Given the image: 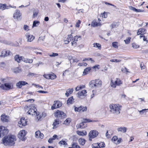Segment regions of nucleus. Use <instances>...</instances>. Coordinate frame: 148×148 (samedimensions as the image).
Returning a JSON list of instances; mask_svg holds the SVG:
<instances>
[{"label":"nucleus","mask_w":148,"mask_h":148,"mask_svg":"<svg viewBox=\"0 0 148 148\" xmlns=\"http://www.w3.org/2000/svg\"><path fill=\"white\" fill-rule=\"evenodd\" d=\"M110 111L116 114H119L120 113V110L121 106L119 104H112L110 105Z\"/></svg>","instance_id":"f03ea898"},{"label":"nucleus","mask_w":148,"mask_h":148,"mask_svg":"<svg viewBox=\"0 0 148 148\" xmlns=\"http://www.w3.org/2000/svg\"><path fill=\"white\" fill-rule=\"evenodd\" d=\"M111 86L113 88H115L116 85L120 86L121 84H122V82L119 79L116 78V80L114 82H113V80L111 79Z\"/></svg>","instance_id":"6e6552de"},{"label":"nucleus","mask_w":148,"mask_h":148,"mask_svg":"<svg viewBox=\"0 0 148 148\" xmlns=\"http://www.w3.org/2000/svg\"><path fill=\"white\" fill-rule=\"evenodd\" d=\"M80 37V36H75L73 38H72V40L77 41L78 40V38Z\"/></svg>","instance_id":"a18cd8bd"},{"label":"nucleus","mask_w":148,"mask_h":148,"mask_svg":"<svg viewBox=\"0 0 148 148\" xmlns=\"http://www.w3.org/2000/svg\"><path fill=\"white\" fill-rule=\"evenodd\" d=\"M98 143H95L92 145V148H99Z\"/></svg>","instance_id":"49530a36"},{"label":"nucleus","mask_w":148,"mask_h":148,"mask_svg":"<svg viewBox=\"0 0 148 148\" xmlns=\"http://www.w3.org/2000/svg\"><path fill=\"white\" fill-rule=\"evenodd\" d=\"M40 131H38L36 132L35 136L36 137H39L40 134Z\"/></svg>","instance_id":"ea45409f"},{"label":"nucleus","mask_w":148,"mask_h":148,"mask_svg":"<svg viewBox=\"0 0 148 148\" xmlns=\"http://www.w3.org/2000/svg\"><path fill=\"white\" fill-rule=\"evenodd\" d=\"M131 39V37H128L126 39L124 40V41L125 42L126 44H129L130 41V40Z\"/></svg>","instance_id":"4c0bfd02"},{"label":"nucleus","mask_w":148,"mask_h":148,"mask_svg":"<svg viewBox=\"0 0 148 148\" xmlns=\"http://www.w3.org/2000/svg\"><path fill=\"white\" fill-rule=\"evenodd\" d=\"M58 53H52V54H50L49 56L51 57H54L55 56H58Z\"/></svg>","instance_id":"79ce46f5"},{"label":"nucleus","mask_w":148,"mask_h":148,"mask_svg":"<svg viewBox=\"0 0 148 148\" xmlns=\"http://www.w3.org/2000/svg\"><path fill=\"white\" fill-rule=\"evenodd\" d=\"M71 44L72 46L75 47L77 46V43L76 41L73 40V41L71 42Z\"/></svg>","instance_id":"8fccbe9b"},{"label":"nucleus","mask_w":148,"mask_h":148,"mask_svg":"<svg viewBox=\"0 0 148 148\" xmlns=\"http://www.w3.org/2000/svg\"><path fill=\"white\" fill-rule=\"evenodd\" d=\"M8 116L5 114H2L1 116V120L3 122H8Z\"/></svg>","instance_id":"f3484780"},{"label":"nucleus","mask_w":148,"mask_h":148,"mask_svg":"<svg viewBox=\"0 0 148 148\" xmlns=\"http://www.w3.org/2000/svg\"><path fill=\"white\" fill-rule=\"evenodd\" d=\"M39 13V11L38 10H35L34 11V14L33 16V18H35L36 17L38 13Z\"/></svg>","instance_id":"72a5a7b5"},{"label":"nucleus","mask_w":148,"mask_h":148,"mask_svg":"<svg viewBox=\"0 0 148 148\" xmlns=\"http://www.w3.org/2000/svg\"><path fill=\"white\" fill-rule=\"evenodd\" d=\"M33 109L30 108L29 110L28 111L27 113L29 114H32V115H33L34 114H35V113L36 112V110H37L34 107Z\"/></svg>","instance_id":"aec40b11"},{"label":"nucleus","mask_w":148,"mask_h":148,"mask_svg":"<svg viewBox=\"0 0 148 148\" xmlns=\"http://www.w3.org/2000/svg\"><path fill=\"white\" fill-rule=\"evenodd\" d=\"M60 122V121L59 119H55L54 122L53 124V129H55L58 127Z\"/></svg>","instance_id":"a211bd4d"},{"label":"nucleus","mask_w":148,"mask_h":148,"mask_svg":"<svg viewBox=\"0 0 148 148\" xmlns=\"http://www.w3.org/2000/svg\"><path fill=\"white\" fill-rule=\"evenodd\" d=\"M25 130H23L21 131L18 134V138L22 141H24L26 139L25 136L26 135Z\"/></svg>","instance_id":"1a4fd4ad"},{"label":"nucleus","mask_w":148,"mask_h":148,"mask_svg":"<svg viewBox=\"0 0 148 148\" xmlns=\"http://www.w3.org/2000/svg\"><path fill=\"white\" fill-rule=\"evenodd\" d=\"M27 121L25 119V118H21L20 121L18 122V125L20 127H22L23 126L27 125Z\"/></svg>","instance_id":"f8f14e48"},{"label":"nucleus","mask_w":148,"mask_h":148,"mask_svg":"<svg viewBox=\"0 0 148 148\" xmlns=\"http://www.w3.org/2000/svg\"><path fill=\"white\" fill-rule=\"evenodd\" d=\"M54 116L57 119H62L66 118V116L65 113H64L63 112L58 110L56 111L54 114Z\"/></svg>","instance_id":"7ed1b4c3"},{"label":"nucleus","mask_w":148,"mask_h":148,"mask_svg":"<svg viewBox=\"0 0 148 148\" xmlns=\"http://www.w3.org/2000/svg\"><path fill=\"white\" fill-rule=\"evenodd\" d=\"M0 87L4 90H8L13 89V86L12 83H8L2 84Z\"/></svg>","instance_id":"20e7f679"},{"label":"nucleus","mask_w":148,"mask_h":148,"mask_svg":"<svg viewBox=\"0 0 148 148\" xmlns=\"http://www.w3.org/2000/svg\"><path fill=\"white\" fill-rule=\"evenodd\" d=\"M84 121V122H82L80 123L79 124H77V125L76 126L77 127V129H78L79 128H84V127H85V126H84V123H85Z\"/></svg>","instance_id":"5701e85b"},{"label":"nucleus","mask_w":148,"mask_h":148,"mask_svg":"<svg viewBox=\"0 0 148 148\" xmlns=\"http://www.w3.org/2000/svg\"><path fill=\"white\" fill-rule=\"evenodd\" d=\"M33 62V60L32 59H26V61L25 62L29 63H32Z\"/></svg>","instance_id":"09e8293b"},{"label":"nucleus","mask_w":148,"mask_h":148,"mask_svg":"<svg viewBox=\"0 0 148 148\" xmlns=\"http://www.w3.org/2000/svg\"><path fill=\"white\" fill-rule=\"evenodd\" d=\"M94 81H95V84H96V87H99L101 86L102 82L101 80L99 79H96L94 80Z\"/></svg>","instance_id":"dca6fc26"},{"label":"nucleus","mask_w":148,"mask_h":148,"mask_svg":"<svg viewBox=\"0 0 148 148\" xmlns=\"http://www.w3.org/2000/svg\"><path fill=\"white\" fill-rule=\"evenodd\" d=\"M132 47L135 49H137L139 47L138 45H137L135 43H133L132 44Z\"/></svg>","instance_id":"3c124183"},{"label":"nucleus","mask_w":148,"mask_h":148,"mask_svg":"<svg viewBox=\"0 0 148 148\" xmlns=\"http://www.w3.org/2000/svg\"><path fill=\"white\" fill-rule=\"evenodd\" d=\"M118 139L117 137L116 136H114L112 139V140L114 141H116Z\"/></svg>","instance_id":"5fc2aeb1"},{"label":"nucleus","mask_w":148,"mask_h":148,"mask_svg":"<svg viewBox=\"0 0 148 148\" xmlns=\"http://www.w3.org/2000/svg\"><path fill=\"white\" fill-rule=\"evenodd\" d=\"M89 85L91 88L96 87V84H95V81H94V80H92L89 82Z\"/></svg>","instance_id":"c85d7f7f"},{"label":"nucleus","mask_w":148,"mask_h":148,"mask_svg":"<svg viewBox=\"0 0 148 148\" xmlns=\"http://www.w3.org/2000/svg\"><path fill=\"white\" fill-rule=\"evenodd\" d=\"M13 17L14 19L17 21H20L22 18L21 14L20 11L18 10H16L14 14Z\"/></svg>","instance_id":"423d86ee"},{"label":"nucleus","mask_w":148,"mask_h":148,"mask_svg":"<svg viewBox=\"0 0 148 148\" xmlns=\"http://www.w3.org/2000/svg\"><path fill=\"white\" fill-rule=\"evenodd\" d=\"M74 99L73 96L69 98L67 101V104L68 105H70L73 104L74 102Z\"/></svg>","instance_id":"412c9836"},{"label":"nucleus","mask_w":148,"mask_h":148,"mask_svg":"<svg viewBox=\"0 0 148 148\" xmlns=\"http://www.w3.org/2000/svg\"><path fill=\"white\" fill-rule=\"evenodd\" d=\"M37 92L39 93H48V92L47 91H44L43 90H38Z\"/></svg>","instance_id":"bf43d9fd"},{"label":"nucleus","mask_w":148,"mask_h":148,"mask_svg":"<svg viewBox=\"0 0 148 148\" xmlns=\"http://www.w3.org/2000/svg\"><path fill=\"white\" fill-rule=\"evenodd\" d=\"M45 38V36L40 37L39 38L38 41H40L41 40L43 41Z\"/></svg>","instance_id":"603ef678"},{"label":"nucleus","mask_w":148,"mask_h":148,"mask_svg":"<svg viewBox=\"0 0 148 148\" xmlns=\"http://www.w3.org/2000/svg\"><path fill=\"white\" fill-rule=\"evenodd\" d=\"M78 142L80 145H84L86 142V140L84 138H80L79 139Z\"/></svg>","instance_id":"4be33fe9"},{"label":"nucleus","mask_w":148,"mask_h":148,"mask_svg":"<svg viewBox=\"0 0 148 148\" xmlns=\"http://www.w3.org/2000/svg\"><path fill=\"white\" fill-rule=\"evenodd\" d=\"M84 122L85 123H87V122H92V121L90 119H84Z\"/></svg>","instance_id":"680f3d73"},{"label":"nucleus","mask_w":148,"mask_h":148,"mask_svg":"<svg viewBox=\"0 0 148 148\" xmlns=\"http://www.w3.org/2000/svg\"><path fill=\"white\" fill-rule=\"evenodd\" d=\"M58 144L60 145L61 146L62 145H67V144L66 143V142L64 140H62L60 141L58 143Z\"/></svg>","instance_id":"473e14b6"},{"label":"nucleus","mask_w":148,"mask_h":148,"mask_svg":"<svg viewBox=\"0 0 148 148\" xmlns=\"http://www.w3.org/2000/svg\"><path fill=\"white\" fill-rule=\"evenodd\" d=\"M16 140V137L14 135H10L5 136L2 139V142L4 145L11 146L14 145Z\"/></svg>","instance_id":"f257e3e1"},{"label":"nucleus","mask_w":148,"mask_h":148,"mask_svg":"<svg viewBox=\"0 0 148 148\" xmlns=\"http://www.w3.org/2000/svg\"><path fill=\"white\" fill-rule=\"evenodd\" d=\"M96 46H95V45L94 46V47H96L97 48H98L99 49H100L101 47V45L97 43H95Z\"/></svg>","instance_id":"de8ad7c7"},{"label":"nucleus","mask_w":148,"mask_h":148,"mask_svg":"<svg viewBox=\"0 0 148 148\" xmlns=\"http://www.w3.org/2000/svg\"><path fill=\"white\" fill-rule=\"evenodd\" d=\"M26 38L27 39V41L31 42L35 38V37L32 35H30L29 33H27L26 34Z\"/></svg>","instance_id":"2eb2a0df"},{"label":"nucleus","mask_w":148,"mask_h":148,"mask_svg":"<svg viewBox=\"0 0 148 148\" xmlns=\"http://www.w3.org/2000/svg\"><path fill=\"white\" fill-rule=\"evenodd\" d=\"M28 83L25 81H19L16 84V86L19 88H21L22 86H25Z\"/></svg>","instance_id":"ddd939ff"},{"label":"nucleus","mask_w":148,"mask_h":148,"mask_svg":"<svg viewBox=\"0 0 148 148\" xmlns=\"http://www.w3.org/2000/svg\"><path fill=\"white\" fill-rule=\"evenodd\" d=\"M70 118L67 119L64 121V123L66 125H68L69 124V123L70 122Z\"/></svg>","instance_id":"e433bc0d"},{"label":"nucleus","mask_w":148,"mask_h":148,"mask_svg":"<svg viewBox=\"0 0 148 148\" xmlns=\"http://www.w3.org/2000/svg\"><path fill=\"white\" fill-rule=\"evenodd\" d=\"M144 10H140V9H136V10L135 12H144Z\"/></svg>","instance_id":"0e129e2a"},{"label":"nucleus","mask_w":148,"mask_h":148,"mask_svg":"<svg viewBox=\"0 0 148 148\" xmlns=\"http://www.w3.org/2000/svg\"><path fill=\"white\" fill-rule=\"evenodd\" d=\"M129 8L131 10H132L134 11L135 12L136 10V9L134 7L132 6H130L129 7Z\"/></svg>","instance_id":"4d7b16f0"},{"label":"nucleus","mask_w":148,"mask_h":148,"mask_svg":"<svg viewBox=\"0 0 148 148\" xmlns=\"http://www.w3.org/2000/svg\"><path fill=\"white\" fill-rule=\"evenodd\" d=\"M73 90L72 88L71 89L69 88L66 91V93H65V95L67 96L68 97L70 95V94H71L73 91Z\"/></svg>","instance_id":"b1692460"},{"label":"nucleus","mask_w":148,"mask_h":148,"mask_svg":"<svg viewBox=\"0 0 148 148\" xmlns=\"http://www.w3.org/2000/svg\"><path fill=\"white\" fill-rule=\"evenodd\" d=\"M78 61H79L76 58H75L74 59L73 58L72 62V63H73L74 62H78Z\"/></svg>","instance_id":"774afa93"},{"label":"nucleus","mask_w":148,"mask_h":148,"mask_svg":"<svg viewBox=\"0 0 148 148\" xmlns=\"http://www.w3.org/2000/svg\"><path fill=\"white\" fill-rule=\"evenodd\" d=\"M110 61L111 62H121V60H118L117 59H112L110 60Z\"/></svg>","instance_id":"c03bdc74"},{"label":"nucleus","mask_w":148,"mask_h":148,"mask_svg":"<svg viewBox=\"0 0 148 148\" xmlns=\"http://www.w3.org/2000/svg\"><path fill=\"white\" fill-rule=\"evenodd\" d=\"M54 103L51 107L52 110H53L54 109L61 107L62 105V103L59 101H54Z\"/></svg>","instance_id":"9d476101"},{"label":"nucleus","mask_w":148,"mask_h":148,"mask_svg":"<svg viewBox=\"0 0 148 148\" xmlns=\"http://www.w3.org/2000/svg\"><path fill=\"white\" fill-rule=\"evenodd\" d=\"M77 144V143H74L72 145V147H71L73 148H76Z\"/></svg>","instance_id":"e2e57ef3"},{"label":"nucleus","mask_w":148,"mask_h":148,"mask_svg":"<svg viewBox=\"0 0 148 148\" xmlns=\"http://www.w3.org/2000/svg\"><path fill=\"white\" fill-rule=\"evenodd\" d=\"M99 148H103L105 147V144L103 142H101L99 144H98Z\"/></svg>","instance_id":"f704fd0d"},{"label":"nucleus","mask_w":148,"mask_h":148,"mask_svg":"<svg viewBox=\"0 0 148 148\" xmlns=\"http://www.w3.org/2000/svg\"><path fill=\"white\" fill-rule=\"evenodd\" d=\"M8 6H7L6 4H2L0 3V9L4 10L5 9H8Z\"/></svg>","instance_id":"bb28decb"},{"label":"nucleus","mask_w":148,"mask_h":148,"mask_svg":"<svg viewBox=\"0 0 148 148\" xmlns=\"http://www.w3.org/2000/svg\"><path fill=\"white\" fill-rule=\"evenodd\" d=\"M40 23V22L37 21H35L33 22L32 27H36Z\"/></svg>","instance_id":"2f4dec72"},{"label":"nucleus","mask_w":148,"mask_h":148,"mask_svg":"<svg viewBox=\"0 0 148 148\" xmlns=\"http://www.w3.org/2000/svg\"><path fill=\"white\" fill-rule=\"evenodd\" d=\"M42 118H44L47 116V114L45 112H43L41 114Z\"/></svg>","instance_id":"338daca9"},{"label":"nucleus","mask_w":148,"mask_h":148,"mask_svg":"<svg viewBox=\"0 0 148 148\" xmlns=\"http://www.w3.org/2000/svg\"><path fill=\"white\" fill-rule=\"evenodd\" d=\"M87 110V107L86 106L84 107L82 106H81L78 107L75 106L74 110L76 112H80L82 111L84 112L86 111Z\"/></svg>","instance_id":"9b49d317"},{"label":"nucleus","mask_w":148,"mask_h":148,"mask_svg":"<svg viewBox=\"0 0 148 148\" xmlns=\"http://www.w3.org/2000/svg\"><path fill=\"white\" fill-rule=\"evenodd\" d=\"M9 130L6 127L1 126H0V138L8 134Z\"/></svg>","instance_id":"39448f33"},{"label":"nucleus","mask_w":148,"mask_h":148,"mask_svg":"<svg viewBox=\"0 0 148 148\" xmlns=\"http://www.w3.org/2000/svg\"><path fill=\"white\" fill-rule=\"evenodd\" d=\"M23 29L25 30L28 31L29 30V27L27 25H24L23 26Z\"/></svg>","instance_id":"37998d69"},{"label":"nucleus","mask_w":148,"mask_h":148,"mask_svg":"<svg viewBox=\"0 0 148 148\" xmlns=\"http://www.w3.org/2000/svg\"><path fill=\"white\" fill-rule=\"evenodd\" d=\"M51 79H54L56 78V75L54 73L51 74Z\"/></svg>","instance_id":"6e6d98bb"},{"label":"nucleus","mask_w":148,"mask_h":148,"mask_svg":"<svg viewBox=\"0 0 148 148\" xmlns=\"http://www.w3.org/2000/svg\"><path fill=\"white\" fill-rule=\"evenodd\" d=\"M87 65V63L86 62L79 63L78 64V65L80 66H86Z\"/></svg>","instance_id":"a19ab883"},{"label":"nucleus","mask_w":148,"mask_h":148,"mask_svg":"<svg viewBox=\"0 0 148 148\" xmlns=\"http://www.w3.org/2000/svg\"><path fill=\"white\" fill-rule=\"evenodd\" d=\"M147 110V109H143L139 111V112L140 114H143L144 112H145Z\"/></svg>","instance_id":"864d4df0"},{"label":"nucleus","mask_w":148,"mask_h":148,"mask_svg":"<svg viewBox=\"0 0 148 148\" xmlns=\"http://www.w3.org/2000/svg\"><path fill=\"white\" fill-rule=\"evenodd\" d=\"M140 30H141V29H139L138 30V31L137 33V35H143V34H141L142 33H140V32H141V31H140Z\"/></svg>","instance_id":"052dcab7"},{"label":"nucleus","mask_w":148,"mask_h":148,"mask_svg":"<svg viewBox=\"0 0 148 148\" xmlns=\"http://www.w3.org/2000/svg\"><path fill=\"white\" fill-rule=\"evenodd\" d=\"M91 70L90 67H87L85 69L83 72V74L84 75H86L88 74V72Z\"/></svg>","instance_id":"c756f323"},{"label":"nucleus","mask_w":148,"mask_h":148,"mask_svg":"<svg viewBox=\"0 0 148 148\" xmlns=\"http://www.w3.org/2000/svg\"><path fill=\"white\" fill-rule=\"evenodd\" d=\"M77 133L79 135L82 136H85L87 134V132L86 131H85L84 132H83L77 131Z\"/></svg>","instance_id":"a878e982"},{"label":"nucleus","mask_w":148,"mask_h":148,"mask_svg":"<svg viewBox=\"0 0 148 148\" xmlns=\"http://www.w3.org/2000/svg\"><path fill=\"white\" fill-rule=\"evenodd\" d=\"M86 60H90L92 62H94V61L91 58H85L83 59V61H85Z\"/></svg>","instance_id":"58836bf2"},{"label":"nucleus","mask_w":148,"mask_h":148,"mask_svg":"<svg viewBox=\"0 0 148 148\" xmlns=\"http://www.w3.org/2000/svg\"><path fill=\"white\" fill-rule=\"evenodd\" d=\"M81 91L82 93L83 94V96H85V94L87 92L86 90H82Z\"/></svg>","instance_id":"69168bd1"},{"label":"nucleus","mask_w":148,"mask_h":148,"mask_svg":"<svg viewBox=\"0 0 148 148\" xmlns=\"http://www.w3.org/2000/svg\"><path fill=\"white\" fill-rule=\"evenodd\" d=\"M119 25V23H117L116 22H114L112 24L110 25V26L111 27L112 29H113L115 27H118Z\"/></svg>","instance_id":"7c9ffc66"},{"label":"nucleus","mask_w":148,"mask_h":148,"mask_svg":"<svg viewBox=\"0 0 148 148\" xmlns=\"http://www.w3.org/2000/svg\"><path fill=\"white\" fill-rule=\"evenodd\" d=\"M118 42H113L112 44V47L115 48H117L118 47Z\"/></svg>","instance_id":"c9c22d12"},{"label":"nucleus","mask_w":148,"mask_h":148,"mask_svg":"<svg viewBox=\"0 0 148 148\" xmlns=\"http://www.w3.org/2000/svg\"><path fill=\"white\" fill-rule=\"evenodd\" d=\"M81 23V21L80 20H78V21L76 24L75 26L76 27H79V25Z\"/></svg>","instance_id":"13d9d810"},{"label":"nucleus","mask_w":148,"mask_h":148,"mask_svg":"<svg viewBox=\"0 0 148 148\" xmlns=\"http://www.w3.org/2000/svg\"><path fill=\"white\" fill-rule=\"evenodd\" d=\"M98 133L97 131L95 130L91 131L88 134V136L89 137V140H92V139L96 137L98 135Z\"/></svg>","instance_id":"0eeeda50"},{"label":"nucleus","mask_w":148,"mask_h":148,"mask_svg":"<svg viewBox=\"0 0 148 148\" xmlns=\"http://www.w3.org/2000/svg\"><path fill=\"white\" fill-rule=\"evenodd\" d=\"M117 130L119 132L125 133L126 132V131L127 130V128L124 127H120L118 128L117 129Z\"/></svg>","instance_id":"6ab92c4d"},{"label":"nucleus","mask_w":148,"mask_h":148,"mask_svg":"<svg viewBox=\"0 0 148 148\" xmlns=\"http://www.w3.org/2000/svg\"><path fill=\"white\" fill-rule=\"evenodd\" d=\"M15 60L18 62H20L22 60V57H19L18 55H16L14 57Z\"/></svg>","instance_id":"cd10ccee"},{"label":"nucleus","mask_w":148,"mask_h":148,"mask_svg":"<svg viewBox=\"0 0 148 148\" xmlns=\"http://www.w3.org/2000/svg\"><path fill=\"white\" fill-rule=\"evenodd\" d=\"M100 25H101L100 23H98L95 21H93L91 23V26L93 27H97Z\"/></svg>","instance_id":"393cba45"},{"label":"nucleus","mask_w":148,"mask_h":148,"mask_svg":"<svg viewBox=\"0 0 148 148\" xmlns=\"http://www.w3.org/2000/svg\"><path fill=\"white\" fill-rule=\"evenodd\" d=\"M10 53L9 50L6 51L5 50H3L1 52L0 56L1 57H5L9 56Z\"/></svg>","instance_id":"4468645a"}]
</instances>
